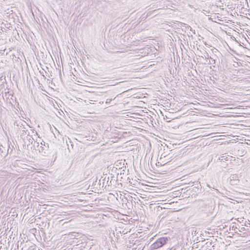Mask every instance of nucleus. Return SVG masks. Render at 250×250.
I'll return each instance as SVG.
<instances>
[{"instance_id":"nucleus-1","label":"nucleus","mask_w":250,"mask_h":250,"mask_svg":"<svg viewBox=\"0 0 250 250\" xmlns=\"http://www.w3.org/2000/svg\"><path fill=\"white\" fill-rule=\"evenodd\" d=\"M38 138V139L35 140V143H34L33 146L38 148V149L40 152L45 153V151L47 150L48 148V145L47 143H45L39 136Z\"/></svg>"},{"instance_id":"nucleus-2","label":"nucleus","mask_w":250,"mask_h":250,"mask_svg":"<svg viewBox=\"0 0 250 250\" xmlns=\"http://www.w3.org/2000/svg\"><path fill=\"white\" fill-rule=\"evenodd\" d=\"M170 238L167 237H162L158 239L151 246V250L157 249L159 248L163 247L164 245L166 244Z\"/></svg>"},{"instance_id":"nucleus-3","label":"nucleus","mask_w":250,"mask_h":250,"mask_svg":"<svg viewBox=\"0 0 250 250\" xmlns=\"http://www.w3.org/2000/svg\"><path fill=\"white\" fill-rule=\"evenodd\" d=\"M168 157V160L172 158V156H170V154L169 153L168 154H165V153H163L161 154V157L159 159V161L158 162V164L159 165H165V164L168 163V161L165 160V158Z\"/></svg>"},{"instance_id":"nucleus-4","label":"nucleus","mask_w":250,"mask_h":250,"mask_svg":"<svg viewBox=\"0 0 250 250\" xmlns=\"http://www.w3.org/2000/svg\"><path fill=\"white\" fill-rule=\"evenodd\" d=\"M31 131L33 133H35L34 136L32 135V141H34V143H35V140L38 139V138L36 136L38 137V136L39 135H38L37 132L35 131L34 129H32Z\"/></svg>"},{"instance_id":"nucleus-5","label":"nucleus","mask_w":250,"mask_h":250,"mask_svg":"<svg viewBox=\"0 0 250 250\" xmlns=\"http://www.w3.org/2000/svg\"><path fill=\"white\" fill-rule=\"evenodd\" d=\"M27 140H28V144L27 145V146L28 145H30L31 144H33V141H32V135H29V133H28L27 134Z\"/></svg>"},{"instance_id":"nucleus-6","label":"nucleus","mask_w":250,"mask_h":250,"mask_svg":"<svg viewBox=\"0 0 250 250\" xmlns=\"http://www.w3.org/2000/svg\"><path fill=\"white\" fill-rule=\"evenodd\" d=\"M109 177H107L105 186L106 185H107L108 186L111 185V181H109Z\"/></svg>"},{"instance_id":"nucleus-7","label":"nucleus","mask_w":250,"mask_h":250,"mask_svg":"<svg viewBox=\"0 0 250 250\" xmlns=\"http://www.w3.org/2000/svg\"><path fill=\"white\" fill-rule=\"evenodd\" d=\"M26 130H23L21 132V136H25L26 134Z\"/></svg>"},{"instance_id":"nucleus-8","label":"nucleus","mask_w":250,"mask_h":250,"mask_svg":"<svg viewBox=\"0 0 250 250\" xmlns=\"http://www.w3.org/2000/svg\"><path fill=\"white\" fill-rule=\"evenodd\" d=\"M210 60L211 61L210 62V63H213V64H215V60L214 59L210 57Z\"/></svg>"},{"instance_id":"nucleus-9","label":"nucleus","mask_w":250,"mask_h":250,"mask_svg":"<svg viewBox=\"0 0 250 250\" xmlns=\"http://www.w3.org/2000/svg\"><path fill=\"white\" fill-rule=\"evenodd\" d=\"M113 99L111 98V99H106V101L105 102V103L106 104H109L110 103V102Z\"/></svg>"},{"instance_id":"nucleus-10","label":"nucleus","mask_w":250,"mask_h":250,"mask_svg":"<svg viewBox=\"0 0 250 250\" xmlns=\"http://www.w3.org/2000/svg\"><path fill=\"white\" fill-rule=\"evenodd\" d=\"M236 229H237L236 227H234V226L232 227V230H234L235 233H237V231H236Z\"/></svg>"},{"instance_id":"nucleus-11","label":"nucleus","mask_w":250,"mask_h":250,"mask_svg":"<svg viewBox=\"0 0 250 250\" xmlns=\"http://www.w3.org/2000/svg\"><path fill=\"white\" fill-rule=\"evenodd\" d=\"M106 180H107L106 177H105L103 179V181H104L103 183V186L105 184V182L106 183Z\"/></svg>"},{"instance_id":"nucleus-12","label":"nucleus","mask_w":250,"mask_h":250,"mask_svg":"<svg viewBox=\"0 0 250 250\" xmlns=\"http://www.w3.org/2000/svg\"><path fill=\"white\" fill-rule=\"evenodd\" d=\"M171 160H172L171 158H170V159L168 160V157L165 158V160L168 161V162H170Z\"/></svg>"},{"instance_id":"nucleus-13","label":"nucleus","mask_w":250,"mask_h":250,"mask_svg":"<svg viewBox=\"0 0 250 250\" xmlns=\"http://www.w3.org/2000/svg\"><path fill=\"white\" fill-rule=\"evenodd\" d=\"M211 244H212V243H211V242H209V243H208V242H207V243H206V244L207 245V246H209L211 245Z\"/></svg>"},{"instance_id":"nucleus-14","label":"nucleus","mask_w":250,"mask_h":250,"mask_svg":"<svg viewBox=\"0 0 250 250\" xmlns=\"http://www.w3.org/2000/svg\"><path fill=\"white\" fill-rule=\"evenodd\" d=\"M28 250H36L35 248H32V247H30L29 248Z\"/></svg>"},{"instance_id":"nucleus-15","label":"nucleus","mask_w":250,"mask_h":250,"mask_svg":"<svg viewBox=\"0 0 250 250\" xmlns=\"http://www.w3.org/2000/svg\"><path fill=\"white\" fill-rule=\"evenodd\" d=\"M68 141H69V143H71V141L69 138H68Z\"/></svg>"},{"instance_id":"nucleus-16","label":"nucleus","mask_w":250,"mask_h":250,"mask_svg":"<svg viewBox=\"0 0 250 250\" xmlns=\"http://www.w3.org/2000/svg\"><path fill=\"white\" fill-rule=\"evenodd\" d=\"M66 143H67V146H69V145H68V141H67V140H66Z\"/></svg>"},{"instance_id":"nucleus-17","label":"nucleus","mask_w":250,"mask_h":250,"mask_svg":"<svg viewBox=\"0 0 250 250\" xmlns=\"http://www.w3.org/2000/svg\"><path fill=\"white\" fill-rule=\"evenodd\" d=\"M70 145H71V146H72V148H73V144H71V143H70Z\"/></svg>"},{"instance_id":"nucleus-18","label":"nucleus","mask_w":250,"mask_h":250,"mask_svg":"<svg viewBox=\"0 0 250 250\" xmlns=\"http://www.w3.org/2000/svg\"><path fill=\"white\" fill-rule=\"evenodd\" d=\"M70 145H71V146H72V148H73V144H71V143H70Z\"/></svg>"},{"instance_id":"nucleus-19","label":"nucleus","mask_w":250,"mask_h":250,"mask_svg":"<svg viewBox=\"0 0 250 250\" xmlns=\"http://www.w3.org/2000/svg\"><path fill=\"white\" fill-rule=\"evenodd\" d=\"M68 148L69 150H70V149H69V146H68Z\"/></svg>"}]
</instances>
